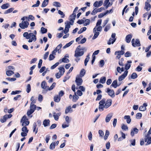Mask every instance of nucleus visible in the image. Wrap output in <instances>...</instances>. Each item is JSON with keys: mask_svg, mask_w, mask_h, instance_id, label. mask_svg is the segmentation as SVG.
Masks as SVG:
<instances>
[{"mask_svg": "<svg viewBox=\"0 0 151 151\" xmlns=\"http://www.w3.org/2000/svg\"><path fill=\"white\" fill-rule=\"evenodd\" d=\"M47 83L45 81H43L42 82L41 84V87L43 89L47 88V87L46 86Z\"/></svg>", "mask_w": 151, "mask_h": 151, "instance_id": "obj_31", "label": "nucleus"}, {"mask_svg": "<svg viewBox=\"0 0 151 151\" xmlns=\"http://www.w3.org/2000/svg\"><path fill=\"white\" fill-rule=\"evenodd\" d=\"M132 36L131 35H128L126 37V42L129 43L130 42Z\"/></svg>", "mask_w": 151, "mask_h": 151, "instance_id": "obj_24", "label": "nucleus"}, {"mask_svg": "<svg viewBox=\"0 0 151 151\" xmlns=\"http://www.w3.org/2000/svg\"><path fill=\"white\" fill-rule=\"evenodd\" d=\"M25 19L28 21H29V19H30L32 20H34L35 19V17L32 15H29L28 17H26Z\"/></svg>", "mask_w": 151, "mask_h": 151, "instance_id": "obj_34", "label": "nucleus"}, {"mask_svg": "<svg viewBox=\"0 0 151 151\" xmlns=\"http://www.w3.org/2000/svg\"><path fill=\"white\" fill-rule=\"evenodd\" d=\"M22 123V126H25L28 125L29 123V122L28 121H27L24 122H21Z\"/></svg>", "mask_w": 151, "mask_h": 151, "instance_id": "obj_36", "label": "nucleus"}, {"mask_svg": "<svg viewBox=\"0 0 151 151\" xmlns=\"http://www.w3.org/2000/svg\"><path fill=\"white\" fill-rule=\"evenodd\" d=\"M37 34V31L35 30L33 33H29L28 32H24L23 34V36L27 39H29L28 41L29 42H31L32 41L35 42L36 40Z\"/></svg>", "mask_w": 151, "mask_h": 151, "instance_id": "obj_1", "label": "nucleus"}, {"mask_svg": "<svg viewBox=\"0 0 151 151\" xmlns=\"http://www.w3.org/2000/svg\"><path fill=\"white\" fill-rule=\"evenodd\" d=\"M116 34L115 33H112L111 37L109 41L108 42V44L109 45H110L111 44H113L115 42L116 40V38H115Z\"/></svg>", "mask_w": 151, "mask_h": 151, "instance_id": "obj_8", "label": "nucleus"}, {"mask_svg": "<svg viewBox=\"0 0 151 151\" xmlns=\"http://www.w3.org/2000/svg\"><path fill=\"white\" fill-rule=\"evenodd\" d=\"M61 113L59 112L56 113L55 112H54L53 114V116L55 120L57 121L59 117L61 115Z\"/></svg>", "mask_w": 151, "mask_h": 151, "instance_id": "obj_19", "label": "nucleus"}, {"mask_svg": "<svg viewBox=\"0 0 151 151\" xmlns=\"http://www.w3.org/2000/svg\"><path fill=\"white\" fill-rule=\"evenodd\" d=\"M122 129L125 131H127L128 130V127L126 125L123 124L122 126Z\"/></svg>", "mask_w": 151, "mask_h": 151, "instance_id": "obj_56", "label": "nucleus"}, {"mask_svg": "<svg viewBox=\"0 0 151 151\" xmlns=\"http://www.w3.org/2000/svg\"><path fill=\"white\" fill-rule=\"evenodd\" d=\"M118 86L117 81L116 80L114 81L113 82L112 84L111 85V86L114 87V88H116Z\"/></svg>", "mask_w": 151, "mask_h": 151, "instance_id": "obj_35", "label": "nucleus"}, {"mask_svg": "<svg viewBox=\"0 0 151 151\" xmlns=\"http://www.w3.org/2000/svg\"><path fill=\"white\" fill-rule=\"evenodd\" d=\"M14 10V8H10L6 11L4 12V14H7L11 12Z\"/></svg>", "mask_w": 151, "mask_h": 151, "instance_id": "obj_46", "label": "nucleus"}, {"mask_svg": "<svg viewBox=\"0 0 151 151\" xmlns=\"http://www.w3.org/2000/svg\"><path fill=\"white\" fill-rule=\"evenodd\" d=\"M56 85V83H53L52 85L50 86V88H49V87H47V89L48 90H52L54 87H55Z\"/></svg>", "mask_w": 151, "mask_h": 151, "instance_id": "obj_53", "label": "nucleus"}, {"mask_svg": "<svg viewBox=\"0 0 151 151\" xmlns=\"http://www.w3.org/2000/svg\"><path fill=\"white\" fill-rule=\"evenodd\" d=\"M93 32L94 33V36L92 37V39L94 40L97 37L99 34V32L96 31Z\"/></svg>", "mask_w": 151, "mask_h": 151, "instance_id": "obj_49", "label": "nucleus"}, {"mask_svg": "<svg viewBox=\"0 0 151 151\" xmlns=\"http://www.w3.org/2000/svg\"><path fill=\"white\" fill-rule=\"evenodd\" d=\"M142 114L140 113H137L136 114V118L137 119H140L142 116Z\"/></svg>", "mask_w": 151, "mask_h": 151, "instance_id": "obj_60", "label": "nucleus"}, {"mask_svg": "<svg viewBox=\"0 0 151 151\" xmlns=\"http://www.w3.org/2000/svg\"><path fill=\"white\" fill-rule=\"evenodd\" d=\"M21 92L20 91H12L11 92V95H15L19 94Z\"/></svg>", "mask_w": 151, "mask_h": 151, "instance_id": "obj_59", "label": "nucleus"}, {"mask_svg": "<svg viewBox=\"0 0 151 151\" xmlns=\"http://www.w3.org/2000/svg\"><path fill=\"white\" fill-rule=\"evenodd\" d=\"M69 126V124H67L65 122H64L62 124V127L64 129L66 127H68Z\"/></svg>", "mask_w": 151, "mask_h": 151, "instance_id": "obj_51", "label": "nucleus"}, {"mask_svg": "<svg viewBox=\"0 0 151 151\" xmlns=\"http://www.w3.org/2000/svg\"><path fill=\"white\" fill-rule=\"evenodd\" d=\"M132 45L134 47H139L140 45V41L138 39H133L132 40Z\"/></svg>", "mask_w": 151, "mask_h": 151, "instance_id": "obj_7", "label": "nucleus"}, {"mask_svg": "<svg viewBox=\"0 0 151 151\" xmlns=\"http://www.w3.org/2000/svg\"><path fill=\"white\" fill-rule=\"evenodd\" d=\"M55 142H53L50 145L49 148L50 150H53L55 148Z\"/></svg>", "mask_w": 151, "mask_h": 151, "instance_id": "obj_45", "label": "nucleus"}, {"mask_svg": "<svg viewBox=\"0 0 151 151\" xmlns=\"http://www.w3.org/2000/svg\"><path fill=\"white\" fill-rule=\"evenodd\" d=\"M9 4L8 3H6L3 4L1 6V8L2 9H5L7 8L9 6Z\"/></svg>", "mask_w": 151, "mask_h": 151, "instance_id": "obj_37", "label": "nucleus"}, {"mask_svg": "<svg viewBox=\"0 0 151 151\" xmlns=\"http://www.w3.org/2000/svg\"><path fill=\"white\" fill-rule=\"evenodd\" d=\"M112 101L111 99H108L105 103L104 107L105 108L107 109L109 107L111 104Z\"/></svg>", "mask_w": 151, "mask_h": 151, "instance_id": "obj_14", "label": "nucleus"}, {"mask_svg": "<svg viewBox=\"0 0 151 151\" xmlns=\"http://www.w3.org/2000/svg\"><path fill=\"white\" fill-rule=\"evenodd\" d=\"M36 107V105L35 104H30V110H28L27 112V114L28 116L30 115L34 111Z\"/></svg>", "mask_w": 151, "mask_h": 151, "instance_id": "obj_4", "label": "nucleus"}, {"mask_svg": "<svg viewBox=\"0 0 151 151\" xmlns=\"http://www.w3.org/2000/svg\"><path fill=\"white\" fill-rule=\"evenodd\" d=\"M106 92L111 97L113 98L114 97V92L113 90H111L109 88H107Z\"/></svg>", "mask_w": 151, "mask_h": 151, "instance_id": "obj_10", "label": "nucleus"}, {"mask_svg": "<svg viewBox=\"0 0 151 151\" xmlns=\"http://www.w3.org/2000/svg\"><path fill=\"white\" fill-rule=\"evenodd\" d=\"M102 30V27L101 26H98L96 27V26L95 28L93 29V32H95L96 31H98L101 32V31Z\"/></svg>", "mask_w": 151, "mask_h": 151, "instance_id": "obj_23", "label": "nucleus"}, {"mask_svg": "<svg viewBox=\"0 0 151 151\" xmlns=\"http://www.w3.org/2000/svg\"><path fill=\"white\" fill-rule=\"evenodd\" d=\"M139 130L136 128L132 129L131 132V135L132 136H133L135 134L138 133Z\"/></svg>", "mask_w": 151, "mask_h": 151, "instance_id": "obj_16", "label": "nucleus"}, {"mask_svg": "<svg viewBox=\"0 0 151 151\" xmlns=\"http://www.w3.org/2000/svg\"><path fill=\"white\" fill-rule=\"evenodd\" d=\"M7 119V115H4L2 118L1 119V122L2 123L5 122Z\"/></svg>", "mask_w": 151, "mask_h": 151, "instance_id": "obj_40", "label": "nucleus"}, {"mask_svg": "<svg viewBox=\"0 0 151 151\" xmlns=\"http://www.w3.org/2000/svg\"><path fill=\"white\" fill-rule=\"evenodd\" d=\"M132 63V62L131 60L128 61L127 62V63L125 64V69L126 70H127L130 68Z\"/></svg>", "mask_w": 151, "mask_h": 151, "instance_id": "obj_17", "label": "nucleus"}, {"mask_svg": "<svg viewBox=\"0 0 151 151\" xmlns=\"http://www.w3.org/2000/svg\"><path fill=\"white\" fill-rule=\"evenodd\" d=\"M50 121L49 119L45 120L43 122V124L44 127H46L50 125Z\"/></svg>", "mask_w": 151, "mask_h": 151, "instance_id": "obj_26", "label": "nucleus"}, {"mask_svg": "<svg viewBox=\"0 0 151 151\" xmlns=\"http://www.w3.org/2000/svg\"><path fill=\"white\" fill-rule=\"evenodd\" d=\"M87 29V28L86 27H84L83 28H82L81 29L79 30V31L78 32V34H80L82 33L83 32L85 31Z\"/></svg>", "mask_w": 151, "mask_h": 151, "instance_id": "obj_43", "label": "nucleus"}, {"mask_svg": "<svg viewBox=\"0 0 151 151\" xmlns=\"http://www.w3.org/2000/svg\"><path fill=\"white\" fill-rule=\"evenodd\" d=\"M99 134L100 137H102L104 135V133L101 130H99L98 132Z\"/></svg>", "mask_w": 151, "mask_h": 151, "instance_id": "obj_57", "label": "nucleus"}, {"mask_svg": "<svg viewBox=\"0 0 151 151\" xmlns=\"http://www.w3.org/2000/svg\"><path fill=\"white\" fill-rule=\"evenodd\" d=\"M65 123L69 124L71 121L70 118L68 116H67L65 117Z\"/></svg>", "mask_w": 151, "mask_h": 151, "instance_id": "obj_42", "label": "nucleus"}, {"mask_svg": "<svg viewBox=\"0 0 151 151\" xmlns=\"http://www.w3.org/2000/svg\"><path fill=\"white\" fill-rule=\"evenodd\" d=\"M137 75L135 73H132L131 75V78L133 79H134L137 78Z\"/></svg>", "mask_w": 151, "mask_h": 151, "instance_id": "obj_52", "label": "nucleus"}, {"mask_svg": "<svg viewBox=\"0 0 151 151\" xmlns=\"http://www.w3.org/2000/svg\"><path fill=\"white\" fill-rule=\"evenodd\" d=\"M110 24H108L105 27V28L104 29V31L105 32L107 31L110 29Z\"/></svg>", "mask_w": 151, "mask_h": 151, "instance_id": "obj_64", "label": "nucleus"}, {"mask_svg": "<svg viewBox=\"0 0 151 151\" xmlns=\"http://www.w3.org/2000/svg\"><path fill=\"white\" fill-rule=\"evenodd\" d=\"M147 106V104L146 103H144L141 106H139V110L140 111H144L146 110V107Z\"/></svg>", "mask_w": 151, "mask_h": 151, "instance_id": "obj_15", "label": "nucleus"}, {"mask_svg": "<svg viewBox=\"0 0 151 151\" xmlns=\"http://www.w3.org/2000/svg\"><path fill=\"white\" fill-rule=\"evenodd\" d=\"M61 99V98L58 95H55L54 96V100L56 102H59Z\"/></svg>", "mask_w": 151, "mask_h": 151, "instance_id": "obj_22", "label": "nucleus"}, {"mask_svg": "<svg viewBox=\"0 0 151 151\" xmlns=\"http://www.w3.org/2000/svg\"><path fill=\"white\" fill-rule=\"evenodd\" d=\"M62 45L61 44H60L59 45L55 48L57 50L58 53H60L61 52L60 48L62 47Z\"/></svg>", "mask_w": 151, "mask_h": 151, "instance_id": "obj_38", "label": "nucleus"}, {"mask_svg": "<svg viewBox=\"0 0 151 151\" xmlns=\"http://www.w3.org/2000/svg\"><path fill=\"white\" fill-rule=\"evenodd\" d=\"M86 51V49L85 47H81L80 46H79L75 50L74 56L76 57H81L83 55L84 51Z\"/></svg>", "mask_w": 151, "mask_h": 151, "instance_id": "obj_2", "label": "nucleus"}, {"mask_svg": "<svg viewBox=\"0 0 151 151\" xmlns=\"http://www.w3.org/2000/svg\"><path fill=\"white\" fill-rule=\"evenodd\" d=\"M29 23L27 21H22L19 24V27L22 29H24L28 27Z\"/></svg>", "mask_w": 151, "mask_h": 151, "instance_id": "obj_5", "label": "nucleus"}, {"mask_svg": "<svg viewBox=\"0 0 151 151\" xmlns=\"http://www.w3.org/2000/svg\"><path fill=\"white\" fill-rule=\"evenodd\" d=\"M53 5L56 7H60L61 6V4L58 2L54 1L53 3Z\"/></svg>", "mask_w": 151, "mask_h": 151, "instance_id": "obj_32", "label": "nucleus"}, {"mask_svg": "<svg viewBox=\"0 0 151 151\" xmlns=\"http://www.w3.org/2000/svg\"><path fill=\"white\" fill-rule=\"evenodd\" d=\"M73 111V110L70 106H69L67 107L65 111V114H66L69 113H71Z\"/></svg>", "mask_w": 151, "mask_h": 151, "instance_id": "obj_18", "label": "nucleus"}, {"mask_svg": "<svg viewBox=\"0 0 151 151\" xmlns=\"http://www.w3.org/2000/svg\"><path fill=\"white\" fill-rule=\"evenodd\" d=\"M104 9V8L103 7H101L99 9H97L96 8H95L93 9V10L91 13V14L93 15H95L97 12H101Z\"/></svg>", "mask_w": 151, "mask_h": 151, "instance_id": "obj_9", "label": "nucleus"}, {"mask_svg": "<svg viewBox=\"0 0 151 151\" xmlns=\"http://www.w3.org/2000/svg\"><path fill=\"white\" fill-rule=\"evenodd\" d=\"M69 60L68 59L65 58H64L62 59V60H60L59 61L60 63H61L62 62L67 63L69 62Z\"/></svg>", "mask_w": 151, "mask_h": 151, "instance_id": "obj_27", "label": "nucleus"}, {"mask_svg": "<svg viewBox=\"0 0 151 151\" xmlns=\"http://www.w3.org/2000/svg\"><path fill=\"white\" fill-rule=\"evenodd\" d=\"M49 2V0H44L41 6L42 7H45L48 4Z\"/></svg>", "mask_w": 151, "mask_h": 151, "instance_id": "obj_30", "label": "nucleus"}, {"mask_svg": "<svg viewBox=\"0 0 151 151\" xmlns=\"http://www.w3.org/2000/svg\"><path fill=\"white\" fill-rule=\"evenodd\" d=\"M145 9H146L147 11L150 10L151 8V5L149 3V2L147 1L145 2Z\"/></svg>", "mask_w": 151, "mask_h": 151, "instance_id": "obj_21", "label": "nucleus"}, {"mask_svg": "<svg viewBox=\"0 0 151 151\" xmlns=\"http://www.w3.org/2000/svg\"><path fill=\"white\" fill-rule=\"evenodd\" d=\"M41 31L42 33L44 34L47 32V29L44 27H42L41 28Z\"/></svg>", "mask_w": 151, "mask_h": 151, "instance_id": "obj_61", "label": "nucleus"}, {"mask_svg": "<svg viewBox=\"0 0 151 151\" xmlns=\"http://www.w3.org/2000/svg\"><path fill=\"white\" fill-rule=\"evenodd\" d=\"M89 59L90 57H89V55H88L87 56L86 58L84 60V64L85 66H86L87 65V63L89 61Z\"/></svg>", "mask_w": 151, "mask_h": 151, "instance_id": "obj_50", "label": "nucleus"}, {"mask_svg": "<svg viewBox=\"0 0 151 151\" xmlns=\"http://www.w3.org/2000/svg\"><path fill=\"white\" fill-rule=\"evenodd\" d=\"M40 4V1H39L37 0V1L36 4L33 5L32 6L34 7H38L39 6Z\"/></svg>", "mask_w": 151, "mask_h": 151, "instance_id": "obj_62", "label": "nucleus"}, {"mask_svg": "<svg viewBox=\"0 0 151 151\" xmlns=\"http://www.w3.org/2000/svg\"><path fill=\"white\" fill-rule=\"evenodd\" d=\"M128 73V71L127 70H125L124 74L119 76V78H118V80L119 81H121L122 80H123L125 77L127 76V73Z\"/></svg>", "mask_w": 151, "mask_h": 151, "instance_id": "obj_13", "label": "nucleus"}, {"mask_svg": "<svg viewBox=\"0 0 151 151\" xmlns=\"http://www.w3.org/2000/svg\"><path fill=\"white\" fill-rule=\"evenodd\" d=\"M59 70V73L61 74L62 75H63L65 72V69L62 67H60L58 68Z\"/></svg>", "mask_w": 151, "mask_h": 151, "instance_id": "obj_39", "label": "nucleus"}, {"mask_svg": "<svg viewBox=\"0 0 151 151\" xmlns=\"http://www.w3.org/2000/svg\"><path fill=\"white\" fill-rule=\"evenodd\" d=\"M106 78L105 77H101L100 79V82L102 84L104 83L106 81Z\"/></svg>", "mask_w": 151, "mask_h": 151, "instance_id": "obj_47", "label": "nucleus"}, {"mask_svg": "<svg viewBox=\"0 0 151 151\" xmlns=\"http://www.w3.org/2000/svg\"><path fill=\"white\" fill-rule=\"evenodd\" d=\"M109 18H107L106 20H105L104 21V22L103 24V27H104L106 24L108 23L109 21Z\"/></svg>", "mask_w": 151, "mask_h": 151, "instance_id": "obj_63", "label": "nucleus"}, {"mask_svg": "<svg viewBox=\"0 0 151 151\" xmlns=\"http://www.w3.org/2000/svg\"><path fill=\"white\" fill-rule=\"evenodd\" d=\"M86 73L85 70L83 69H82L80 73V76L82 77L84 76Z\"/></svg>", "mask_w": 151, "mask_h": 151, "instance_id": "obj_33", "label": "nucleus"}, {"mask_svg": "<svg viewBox=\"0 0 151 151\" xmlns=\"http://www.w3.org/2000/svg\"><path fill=\"white\" fill-rule=\"evenodd\" d=\"M55 55L52 53L50 54L49 58V60H53L55 58Z\"/></svg>", "mask_w": 151, "mask_h": 151, "instance_id": "obj_54", "label": "nucleus"}, {"mask_svg": "<svg viewBox=\"0 0 151 151\" xmlns=\"http://www.w3.org/2000/svg\"><path fill=\"white\" fill-rule=\"evenodd\" d=\"M113 116L112 113H110L106 116L105 119V121L106 122H108L110 120Z\"/></svg>", "mask_w": 151, "mask_h": 151, "instance_id": "obj_20", "label": "nucleus"}, {"mask_svg": "<svg viewBox=\"0 0 151 151\" xmlns=\"http://www.w3.org/2000/svg\"><path fill=\"white\" fill-rule=\"evenodd\" d=\"M73 41H71L69 43H67L64 47H63V49H65L69 47L73 43Z\"/></svg>", "mask_w": 151, "mask_h": 151, "instance_id": "obj_48", "label": "nucleus"}, {"mask_svg": "<svg viewBox=\"0 0 151 151\" xmlns=\"http://www.w3.org/2000/svg\"><path fill=\"white\" fill-rule=\"evenodd\" d=\"M124 119H126L127 122L128 124H129L131 122V119L129 116H125L124 117Z\"/></svg>", "mask_w": 151, "mask_h": 151, "instance_id": "obj_25", "label": "nucleus"}, {"mask_svg": "<svg viewBox=\"0 0 151 151\" xmlns=\"http://www.w3.org/2000/svg\"><path fill=\"white\" fill-rule=\"evenodd\" d=\"M79 98V97L76 95V92L75 93V95L73 96V101L74 102H76Z\"/></svg>", "mask_w": 151, "mask_h": 151, "instance_id": "obj_29", "label": "nucleus"}, {"mask_svg": "<svg viewBox=\"0 0 151 151\" xmlns=\"http://www.w3.org/2000/svg\"><path fill=\"white\" fill-rule=\"evenodd\" d=\"M103 4V0H101L99 1H96L93 4L95 7H97L101 6Z\"/></svg>", "mask_w": 151, "mask_h": 151, "instance_id": "obj_11", "label": "nucleus"}, {"mask_svg": "<svg viewBox=\"0 0 151 151\" xmlns=\"http://www.w3.org/2000/svg\"><path fill=\"white\" fill-rule=\"evenodd\" d=\"M90 21L88 19H87L84 20V26H87L90 24Z\"/></svg>", "mask_w": 151, "mask_h": 151, "instance_id": "obj_55", "label": "nucleus"}, {"mask_svg": "<svg viewBox=\"0 0 151 151\" xmlns=\"http://www.w3.org/2000/svg\"><path fill=\"white\" fill-rule=\"evenodd\" d=\"M75 81L77 85L79 86L81 85L83 82V80L81 78H80L79 76L78 75L76 77Z\"/></svg>", "mask_w": 151, "mask_h": 151, "instance_id": "obj_12", "label": "nucleus"}, {"mask_svg": "<svg viewBox=\"0 0 151 151\" xmlns=\"http://www.w3.org/2000/svg\"><path fill=\"white\" fill-rule=\"evenodd\" d=\"M150 135L151 137V127L145 138V142H147L148 144H150L151 143V137H150Z\"/></svg>", "mask_w": 151, "mask_h": 151, "instance_id": "obj_3", "label": "nucleus"}, {"mask_svg": "<svg viewBox=\"0 0 151 151\" xmlns=\"http://www.w3.org/2000/svg\"><path fill=\"white\" fill-rule=\"evenodd\" d=\"M76 16V14L73 13L70 16V21H74L75 19V17Z\"/></svg>", "mask_w": 151, "mask_h": 151, "instance_id": "obj_44", "label": "nucleus"}, {"mask_svg": "<svg viewBox=\"0 0 151 151\" xmlns=\"http://www.w3.org/2000/svg\"><path fill=\"white\" fill-rule=\"evenodd\" d=\"M31 90V86L29 84H28L26 87V91L28 93H29Z\"/></svg>", "mask_w": 151, "mask_h": 151, "instance_id": "obj_58", "label": "nucleus"}, {"mask_svg": "<svg viewBox=\"0 0 151 151\" xmlns=\"http://www.w3.org/2000/svg\"><path fill=\"white\" fill-rule=\"evenodd\" d=\"M22 132L21 134V136L23 137L26 136L29 131L27 127L25 126H23L22 129Z\"/></svg>", "mask_w": 151, "mask_h": 151, "instance_id": "obj_6", "label": "nucleus"}, {"mask_svg": "<svg viewBox=\"0 0 151 151\" xmlns=\"http://www.w3.org/2000/svg\"><path fill=\"white\" fill-rule=\"evenodd\" d=\"M109 135V131L107 130H106V131L105 135L104 137V139L105 140L107 139Z\"/></svg>", "mask_w": 151, "mask_h": 151, "instance_id": "obj_41", "label": "nucleus"}, {"mask_svg": "<svg viewBox=\"0 0 151 151\" xmlns=\"http://www.w3.org/2000/svg\"><path fill=\"white\" fill-rule=\"evenodd\" d=\"M13 71L7 70L6 71V75L8 76H10L14 74Z\"/></svg>", "mask_w": 151, "mask_h": 151, "instance_id": "obj_28", "label": "nucleus"}]
</instances>
